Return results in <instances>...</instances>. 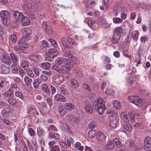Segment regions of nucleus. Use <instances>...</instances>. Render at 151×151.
<instances>
[{
    "instance_id": "f257e3e1",
    "label": "nucleus",
    "mask_w": 151,
    "mask_h": 151,
    "mask_svg": "<svg viewBox=\"0 0 151 151\" xmlns=\"http://www.w3.org/2000/svg\"><path fill=\"white\" fill-rule=\"evenodd\" d=\"M106 113L110 114L109 122L110 126L114 129L117 126L119 119L117 114L114 111L110 110H107Z\"/></svg>"
},
{
    "instance_id": "f03ea898",
    "label": "nucleus",
    "mask_w": 151,
    "mask_h": 151,
    "mask_svg": "<svg viewBox=\"0 0 151 151\" xmlns=\"http://www.w3.org/2000/svg\"><path fill=\"white\" fill-rule=\"evenodd\" d=\"M105 102L104 101L100 102L99 100L96 99L93 102V105L95 109H97L98 113L99 114H102L106 110Z\"/></svg>"
},
{
    "instance_id": "7ed1b4c3",
    "label": "nucleus",
    "mask_w": 151,
    "mask_h": 151,
    "mask_svg": "<svg viewBox=\"0 0 151 151\" xmlns=\"http://www.w3.org/2000/svg\"><path fill=\"white\" fill-rule=\"evenodd\" d=\"M0 17L4 24L8 25L9 23L11 15L8 11L4 10L1 11L0 13Z\"/></svg>"
},
{
    "instance_id": "20e7f679",
    "label": "nucleus",
    "mask_w": 151,
    "mask_h": 151,
    "mask_svg": "<svg viewBox=\"0 0 151 151\" xmlns=\"http://www.w3.org/2000/svg\"><path fill=\"white\" fill-rule=\"evenodd\" d=\"M58 54L56 49H50L45 54V56L47 57L46 59L48 61L52 62V59L55 57Z\"/></svg>"
},
{
    "instance_id": "39448f33",
    "label": "nucleus",
    "mask_w": 151,
    "mask_h": 151,
    "mask_svg": "<svg viewBox=\"0 0 151 151\" xmlns=\"http://www.w3.org/2000/svg\"><path fill=\"white\" fill-rule=\"evenodd\" d=\"M52 80L55 83L59 84L63 82V78L61 75H56L53 76Z\"/></svg>"
},
{
    "instance_id": "423d86ee",
    "label": "nucleus",
    "mask_w": 151,
    "mask_h": 151,
    "mask_svg": "<svg viewBox=\"0 0 151 151\" xmlns=\"http://www.w3.org/2000/svg\"><path fill=\"white\" fill-rule=\"evenodd\" d=\"M122 8L121 5L120 4L117 3L115 4L113 11V14L114 16H117L119 12L122 11Z\"/></svg>"
},
{
    "instance_id": "0eeeda50",
    "label": "nucleus",
    "mask_w": 151,
    "mask_h": 151,
    "mask_svg": "<svg viewBox=\"0 0 151 151\" xmlns=\"http://www.w3.org/2000/svg\"><path fill=\"white\" fill-rule=\"evenodd\" d=\"M115 33L120 36H123L125 34V29L121 27H117L114 29Z\"/></svg>"
},
{
    "instance_id": "6e6552de",
    "label": "nucleus",
    "mask_w": 151,
    "mask_h": 151,
    "mask_svg": "<svg viewBox=\"0 0 151 151\" xmlns=\"http://www.w3.org/2000/svg\"><path fill=\"white\" fill-rule=\"evenodd\" d=\"M27 39V38L23 37L22 38H21L18 43V45H20L24 48H27L29 45L26 42Z\"/></svg>"
},
{
    "instance_id": "1a4fd4ad",
    "label": "nucleus",
    "mask_w": 151,
    "mask_h": 151,
    "mask_svg": "<svg viewBox=\"0 0 151 151\" xmlns=\"http://www.w3.org/2000/svg\"><path fill=\"white\" fill-rule=\"evenodd\" d=\"M43 28H45L46 32L47 34L50 35L52 33V27L47 25L45 22H42V25Z\"/></svg>"
},
{
    "instance_id": "9d476101",
    "label": "nucleus",
    "mask_w": 151,
    "mask_h": 151,
    "mask_svg": "<svg viewBox=\"0 0 151 151\" xmlns=\"http://www.w3.org/2000/svg\"><path fill=\"white\" fill-rule=\"evenodd\" d=\"M72 67L73 66H71V65L70 64L62 65L61 67L62 72H69Z\"/></svg>"
},
{
    "instance_id": "9b49d317",
    "label": "nucleus",
    "mask_w": 151,
    "mask_h": 151,
    "mask_svg": "<svg viewBox=\"0 0 151 151\" xmlns=\"http://www.w3.org/2000/svg\"><path fill=\"white\" fill-rule=\"evenodd\" d=\"M32 33V30L30 29L28 27L25 28L23 32V37L27 39L29 37Z\"/></svg>"
},
{
    "instance_id": "f8f14e48",
    "label": "nucleus",
    "mask_w": 151,
    "mask_h": 151,
    "mask_svg": "<svg viewBox=\"0 0 151 151\" xmlns=\"http://www.w3.org/2000/svg\"><path fill=\"white\" fill-rule=\"evenodd\" d=\"M85 106V109L87 112L92 113L93 111V109L92 105L88 102L86 101Z\"/></svg>"
},
{
    "instance_id": "ddd939ff",
    "label": "nucleus",
    "mask_w": 151,
    "mask_h": 151,
    "mask_svg": "<svg viewBox=\"0 0 151 151\" xmlns=\"http://www.w3.org/2000/svg\"><path fill=\"white\" fill-rule=\"evenodd\" d=\"M70 85L74 88H78L79 86V84L75 78H72L70 80Z\"/></svg>"
},
{
    "instance_id": "4468645a",
    "label": "nucleus",
    "mask_w": 151,
    "mask_h": 151,
    "mask_svg": "<svg viewBox=\"0 0 151 151\" xmlns=\"http://www.w3.org/2000/svg\"><path fill=\"white\" fill-rule=\"evenodd\" d=\"M2 60L3 62L6 64L9 65L11 64V61L10 58L7 55H3Z\"/></svg>"
},
{
    "instance_id": "2eb2a0df",
    "label": "nucleus",
    "mask_w": 151,
    "mask_h": 151,
    "mask_svg": "<svg viewBox=\"0 0 151 151\" xmlns=\"http://www.w3.org/2000/svg\"><path fill=\"white\" fill-rule=\"evenodd\" d=\"M97 139L98 140L101 141H104L105 140L106 137L101 132H99L97 134Z\"/></svg>"
},
{
    "instance_id": "dca6fc26",
    "label": "nucleus",
    "mask_w": 151,
    "mask_h": 151,
    "mask_svg": "<svg viewBox=\"0 0 151 151\" xmlns=\"http://www.w3.org/2000/svg\"><path fill=\"white\" fill-rule=\"evenodd\" d=\"M137 98V99L134 104L139 107L142 106L145 103V101L141 99L138 96Z\"/></svg>"
},
{
    "instance_id": "f3484780",
    "label": "nucleus",
    "mask_w": 151,
    "mask_h": 151,
    "mask_svg": "<svg viewBox=\"0 0 151 151\" xmlns=\"http://www.w3.org/2000/svg\"><path fill=\"white\" fill-rule=\"evenodd\" d=\"M144 145L146 147H151V138L150 137H146L144 140Z\"/></svg>"
},
{
    "instance_id": "a211bd4d",
    "label": "nucleus",
    "mask_w": 151,
    "mask_h": 151,
    "mask_svg": "<svg viewBox=\"0 0 151 151\" xmlns=\"http://www.w3.org/2000/svg\"><path fill=\"white\" fill-rule=\"evenodd\" d=\"M14 16L17 20H20L24 17L23 14L19 12H15L14 14Z\"/></svg>"
},
{
    "instance_id": "6ab92c4d",
    "label": "nucleus",
    "mask_w": 151,
    "mask_h": 151,
    "mask_svg": "<svg viewBox=\"0 0 151 151\" xmlns=\"http://www.w3.org/2000/svg\"><path fill=\"white\" fill-rule=\"evenodd\" d=\"M21 21L22 25L23 26H27L30 23V20L26 17H24Z\"/></svg>"
},
{
    "instance_id": "aec40b11",
    "label": "nucleus",
    "mask_w": 151,
    "mask_h": 151,
    "mask_svg": "<svg viewBox=\"0 0 151 151\" xmlns=\"http://www.w3.org/2000/svg\"><path fill=\"white\" fill-rule=\"evenodd\" d=\"M60 135L58 134L53 132H51L49 133L48 137L50 139L53 138L58 139L60 138Z\"/></svg>"
},
{
    "instance_id": "412c9836",
    "label": "nucleus",
    "mask_w": 151,
    "mask_h": 151,
    "mask_svg": "<svg viewBox=\"0 0 151 151\" xmlns=\"http://www.w3.org/2000/svg\"><path fill=\"white\" fill-rule=\"evenodd\" d=\"M55 99L56 100L62 102L65 101V99L64 96L60 94H57L55 96Z\"/></svg>"
},
{
    "instance_id": "4be33fe9",
    "label": "nucleus",
    "mask_w": 151,
    "mask_h": 151,
    "mask_svg": "<svg viewBox=\"0 0 151 151\" xmlns=\"http://www.w3.org/2000/svg\"><path fill=\"white\" fill-rule=\"evenodd\" d=\"M30 59L33 60L34 62H37L39 58V56L38 55L34 53H31L29 56Z\"/></svg>"
},
{
    "instance_id": "5701e85b",
    "label": "nucleus",
    "mask_w": 151,
    "mask_h": 151,
    "mask_svg": "<svg viewBox=\"0 0 151 151\" xmlns=\"http://www.w3.org/2000/svg\"><path fill=\"white\" fill-rule=\"evenodd\" d=\"M120 38V36L119 35L114 33L113 35L112 42L114 44L117 43L119 42Z\"/></svg>"
},
{
    "instance_id": "b1692460",
    "label": "nucleus",
    "mask_w": 151,
    "mask_h": 151,
    "mask_svg": "<svg viewBox=\"0 0 151 151\" xmlns=\"http://www.w3.org/2000/svg\"><path fill=\"white\" fill-rule=\"evenodd\" d=\"M42 90L44 91V92L48 94H49L50 93V88L48 87V86L46 84H43L42 86Z\"/></svg>"
},
{
    "instance_id": "393cba45",
    "label": "nucleus",
    "mask_w": 151,
    "mask_h": 151,
    "mask_svg": "<svg viewBox=\"0 0 151 151\" xmlns=\"http://www.w3.org/2000/svg\"><path fill=\"white\" fill-rule=\"evenodd\" d=\"M64 107L68 111L72 110L74 108V105L70 103L65 104H64Z\"/></svg>"
},
{
    "instance_id": "a878e982",
    "label": "nucleus",
    "mask_w": 151,
    "mask_h": 151,
    "mask_svg": "<svg viewBox=\"0 0 151 151\" xmlns=\"http://www.w3.org/2000/svg\"><path fill=\"white\" fill-rule=\"evenodd\" d=\"M41 80L40 78L36 79L34 81L33 85L35 88H38L41 83Z\"/></svg>"
},
{
    "instance_id": "bb28decb",
    "label": "nucleus",
    "mask_w": 151,
    "mask_h": 151,
    "mask_svg": "<svg viewBox=\"0 0 151 151\" xmlns=\"http://www.w3.org/2000/svg\"><path fill=\"white\" fill-rule=\"evenodd\" d=\"M41 67L45 70L49 69L50 66V63L48 62L42 63L40 65Z\"/></svg>"
},
{
    "instance_id": "cd10ccee",
    "label": "nucleus",
    "mask_w": 151,
    "mask_h": 151,
    "mask_svg": "<svg viewBox=\"0 0 151 151\" xmlns=\"http://www.w3.org/2000/svg\"><path fill=\"white\" fill-rule=\"evenodd\" d=\"M7 101L10 104L12 105H15L17 103L16 99L13 98H9L7 99Z\"/></svg>"
},
{
    "instance_id": "c85d7f7f",
    "label": "nucleus",
    "mask_w": 151,
    "mask_h": 151,
    "mask_svg": "<svg viewBox=\"0 0 151 151\" xmlns=\"http://www.w3.org/2000/svg\"><path fill=\"white\" fill-rule=\"evenodd\" d=\"M138 96H129L128 98V101L131 103L135 104L137 101Z\"/></svg>"
},
{
    "instance_id": "c756f323",
    "label": "nucleus",
    "mask_w": 151,
    "mask_h": 151,
    "mask_svg": "<svg viewBox=\"0 0 151 151\" xmlns=\"http://www.w3.org/2000/svg\"><path fill=\"white\" fill-rule=\"evenodd\" d=\"M123 128L128 132H131L132 130V128L131 124H125L123 125Z\"/></svg>"
},
{
    "instance_id": "7c9ffc66",
    "label": "nucleus",
    "mask_w": 151,
    "mask_h": 151,
    "mask_svg": "<svg viewBox=\"0 0 151 151\" xmlns=\"http://www.w3.org/2000/svg\"><path fill=\"white\" fill-rule=\"evenodd\" d=\"M4 95L6 97H13L14 96V92L13 91L9 89L4 92Z\"/></svg>"
},
{
    "instance_id": "2f4dec72",
    "label": "nucleus",
    "mask_w": 151,
    "mask_h": 151,
    "mask_svg": "<svg viewBox=\"0 0 151 151\" xmlns=\"http://www.w3.org/2000/svg\"><path fill=\"white\" fill-rule=\"evenodd\" d=\"M10 56L13 63L15 64L18 61V59L16 55L13 53H10Z\"/></svg>"
},
{
    "instance_id": "473e14b6",
    "label": "nucleus",
    "mask_w": 151,
    "mask_h": 151,
    "mask_svg": "<svg viewBox=\"0 0 151 151\" xmlns=\"http://www.w3.org/2000/svg\"><path fill=\"white\" fill-rule=\"evenodd\" d=\"M58 111L60 114L61 115H64L66 113V109L64 108L63 106H61L59 107Z\"/></svg>"
},
{
    "instance_id": "72a5a7b5",
    "label": "nucleus",
    "mask_w": 151,
    "mask_h": 151,
    "mask_svg": "<svg viewBox=\"0 0 151 151\" xmlns=\"http://www.w3.org/2000/svg\"><path fill=\"white\" fill-rule=\"evenodd\" d=\"M121 116L122 118L126 122H129V119L128 116L124 112H122L121 114Z\"/></svg>"
},
{
    "instance_id": "f704fd0d",
    "label": "nucleus",
    "mask_w": 151,
    "mask_h": 151,
    "mask_svg": "<svg viewBox=\"0 0 151 151\" xmlns=\"http://www.w3.org/2000/svg\"><path fill=\"white\" fill-rule=\"evenodd\" d=\"M1 70L2 72L4 74H7L9 73L10 69L9 67L4 65L2 66Z\"/></svg>"
},
{
    "instance_id": "c9c22d12",
    "label": "nucleus",
    "mask_w": 151,
    "mask_h": 151,
    "mask_svg": "<svg viewBox=\"0 0 151 151\" xmlns=\"http://www.w3.org/2000/svg\"><path fill=\"white\" fill-rule=\"evenodd\" d=\"M125 146L126 149H129L131 147L134 146V143L132 141H127L126 142L125 144Z\"/></svg>"
},
{
    "instance_id": "e433bc0d",
    "label": "nucleus",
    "mask_w": 151,
    "mask_h": 151,
    "mask_svg": "<svg viewBox=\"0 0 151 151\" xmlns=\"http://www.w3.org/2000/svg\"><path fill=\"white\" fill-rule=\"evenodd\" d=\"M63 55L65 57L70 58V57H72L73 54L70 51L68 50H63Z\"/></svg>"
},
{
    "instance_id": "4c0bfd02",
    "label": "nucleus",
    "mask_w": 151,
    "mask_h": 151,
    "mask_svg": "<svg viewBox=\"0 0 151 151\" xmlns=\"http://www.w3.org/2000/svg\"><path fill=\"white\" fill-rule=\"evenodd\" d=\"M114 146V143L112 142H109V143L105 145V147L106 149H111Z\"/></svg>"
},
{
    "instance_id": "58836bf2",
    "label": "nucleus",
    "mask_w": 151,
    "mask_h": 151,
    "mask_svg": "<svg viewBox=\"0 0 151 151\" xmlns=\"http://www.w3.org/2000/svg\"><path fill=\"white\" fill-rule=\"evenodd\" d=\"M96 134V132L94 130L92 129L88 132V136L89 138H92L95 136Z\"/></svg>"
},
{
    "instance_id": "ea45409f",
    "label": "nucleus",
    "mask_w": 151,
    "mask_h": 151,
    "mask_svg": "<svg viewBox=\"0 0 151 151\" xmlns=\"http://www.w3.org/2000/svg\"><path fill=\"white\" fill-rule=\"evenodd\" d=\"M113 105L114 107L117 109H120L121 108V104L119 101H114Z\"/></svg>"
},
{
    "instance_id": "a19ab883",
    "label": "nucleus",
    "mask_w": 151,
    "mask_h": 151,
    "mask_svg": "<svg viewBox=\"0 0 151 151\" xmlns=\"http://www.w3.org/2000/svg\"><path fill=\"white\" fill-rule=\"evenodd\" d=\"M11 69L13 73H17L18 72V68L15 65H11Z\"/></svg>"
},
{
    "instance_id": "79ce46f5",
    "label": "nucleus",
    "mask_w": 151,
    "mask_h": 151,
    "mask_svg": "<svg viewBox=\"0 0 151 151\" xmlns=\"http://www.w3.org/2000/svg\"><path fill=\"white\" fill-rule=\"evenodd\" d=\"M128 115L130 122L132 123L134 122L135 119L134 115L131 112H129L128 113Z\"/></svg>"
},
{
    "instance_id": "37998d69",
    "label": "nucleus",
    "mask_w": 151,
    "mask_h": 151,
    "mask_svg": "<svg viewBox=\"0 0 151 151\" xmlns=\"http://www.w3.org/2000/svg\"><path fill=\"white\" fill-rule=\"evenodd\" d=\"M35 109L34 108V106H32L28 107L27 109V113L29 114H35L34 111Z\"/></svg>"
},
{
    "instance_id": "c03bdc74",
    "label": "nucleus",
    "mask_w": 151,
    "mask_h": 151,
    "mask_svg": "<svg viewBox=\"0 0 151 151\" xmlns=\"http://www.w3.org/2000/svg\"><path fill=\"white\" fill-rule=\"evenodd\" d=\"M1 121L4 124L8 125H10L12 124V122L9 119L6 118H2Z\"/></svg>"
},
{
    "instance_id": "a18cd8bd",
    "label": "nucleus",
    "mask_w": 151,
    "mask_h": 151,
    "mask_svg": "<svg viewBox=\"0 0 151 151\" xmlns=\"http://www.w3.org/2000/svg\"><path fill=\"white\" fill-rule=\"evenodd\" d=\"M22 67L24 70H27L28 69V63L26 61H24L22 62Z\"/></svg>"
},
{
    "instance_id": "49530a36",
    "label": "nucleus",
    "mask_w": 151,
    "mask_h": 151,
    "mask_svg": "<svg viewBox=\"0 0 151 151\" xmlns=\"http://www.w3.org/2000/svg\"><path fill=\"white\" fill-rule=\"evenodd\" d=\"M44 131H42V128L40 127L39 126L38 127L37 129V132L38 135L40 137H41Z\"/></svg>"
},
{
    "instance_id": "de8ad7c7",
    "label": "nucleus",
    "mask_w": 151,
    "mask_h": 151,
    "mask_svg": "<svg viewBox=\"0 0 151 151\" xmlns=\"http://www.w3.org/2000/svg\"><path fill=\"white\" fill-rule=\"evenodd\" d=\"M68 40L65 38H62L61 39V41L62 44L64 46L67 47H70V45L66 43V42H67Z\"/></svg>"
},
{
    "instance_id": "09e8293b",
    "label": "nucleus",
    "mask_w": 151,
    "mask_h": 151,
    "mask_svg": "<svg viewBox=\"0 0 151 151\" xmlns=\"http://www.w3.org/2000/svg\"><path fill=\"white\" fill-rule=\"evenodd\" d=\"M24 81L27 84L29 85L31 83L32 80L31 78L27 76H25L24 78Z\"/></svg>"
},
{
    "instance_id": "8fccbe9b",
    "label": "nucleus",
    "mask_w": 151,
    "mask_h": 151,
    "mask_svg": "<svg viewBox=\"0 0 151 151\" xmlns=\"http://www.w3.org/2000/svg\"><path fill=\"white\" fill-rule=\"evenodd\" d=\"M81 144L79 142H77L76 143L75 146V147H79L78 149L80 151H82L83 150V147L82 146H81Z\"/></svg>"
},
{
    "instance_id": "3c124183",
    "label": "nucleus",
    "mask_w": 151,
    "mask_h": 151,
    "mask_svg": "<svg viewBox=\"0 0 151 151\" xmlns=\"http://www.w3.org/2000/svg\"><path fill=\"white\" fill-rule=\"evenodd\" d=\"M135 81V78L134 76H132L127 80V83L129 84H132Z\"/></svg>"
},
{
    "instance_id": "603ef678",
    "label": "nucleus",
    "mask_w": 151,
    "mask_h": 151,
    "mask_svg": "<svg viewBox=\"0 0 151 151\" xmlns=\"http://www.w3.org/2000/svg\"><path fill=\"white\" fill-rule=\"evenodd\" d=\"M24 48L21 46H16L14 48V50L18 52H20L22 51V50Z\"/></svg>"
},
{
    "instance_id": "864d4df0",
    "label": "nucleus",
    "mask_w": 151,
    "mask_h": 151,
    "mask_svg": "<svg viewBox=\"0 0 151 151\" xmlns=\"http://www.w3.org/2000/svg\"><path fill=\"white\" fill-rule=\"evenodd\" d=\"M49 41L50 42L51 45L55 47H56L57 46V43L55 40L53 39H49Z\"/></svg>"
},
{
    "instance_id": "5fc2aeb1",
    "label": "nucleus",
    "mask_w": 151,
    "mask_h": 151,
    "mask_svg": "<svg viewBox=\"0 0 151 151\" xmlns=\"http://www.w3.org/2000/svg\"><path fill=\"white\" fill-rule=\"evenodd\" d=\"M15 95L17 97L20 98L21 99H23V96L22 94L20 91H16L15 93Z\"/></svg>"
},
{
    "instance_id": "6e6d98bb",
    "label": "nucleus",
    "mask_w": 151,
    "mask_h": 151,
    "mask_svg": "<svg viewBox=\"0 0 151 151\" xmlns=\"http://www.w3.org/2000/svg\"><path fill=\"white\" fill-rule=\"evenodd\" d=\"M0 105L4 108L8 107V106L9 107V105H8L6 102L3 101L0 102Z\"/></svg>"
},
{
    "instance_id": "4d7b16f0",
    "label": "nucleus",
    "mask_w": 151,
    "mask_h": 151,
    "mask_svg": "<svg viewBox=\"0 0 151 151\" xmlns=\"http://www.w3.org/2000/svg\"><path fill=\"white\" fill-rule=\"evenodd\" d=\"M53 68L56 71L59 73H61L62 70H61V68H60L58 66L54 65L53 66Z\"/></svg>"
},
{
    "instance_id": "13d9d810",
    "label": "nucleus",
    "mask_w": 151,
    "mask_h": 151,
    "mask_svg": "<svg viewBox=\"0 0 151 151\" xmlns=\"http://www.w3.org/2000/svg\"><path fill=\"white\" fill-rule=\"evenodd\" d=\"M113 22L115 23H119L121 21V19L118 17H114L113 18Z\"/></svg>"
},
{
    "instance_id": "bf43d9fd",
    "label": "nucleus",
    "mask_w": 151,
    "mask_h": 151,
    "mask_svg": "<svg viewBox=\"0 0 151 151\" xmlns=\"http://www.w3.org/2000/svg\"><path fill=\"white\" fill-rule=\"evenodd\" d=\"M96 125L94 122H91L88 124V127L90 129L94 128L96 127Z\"/></svg>"
},
{
    "instance_id": "052dcab7",
    "label": "nucleus",
    "mask_w": 151,
    "mask_h": 151,
    "mask_svg": "<svg viewBox=\"0 0 151 151\" xmlns=\"http://www.w3.org/2000/svg\"><path fill=\"white\" fill-rule=\"evenodd\" d=\"M1 114L2 116L5 118H7L9 116V115L6 112V110H3L1 112Z\"/></svg>"
},
{
    "instance_id": "680f3d73",
    "label": "nucleus",
    "mask_w": 151,
    "mask_h": 151,
    "mask_svg": "<svg viewBox=\"0 0 151 151\" xmlns=\"http://www.w3.org/2000/svg\"><path fill=\"white\" fill-rule=\"evenodd\" d=\"M62 58V64H64L65 65L70 64L69 60L67 59Z\"/></svg>"
},
{
    "instance_id": "e2e57ef3",
    "label": "nucleus",
    "mask_w": 151,
    "mask_h": 151,
    "mask_svg": "<svg viewBox=\"0 0 151 151\" xmlns=\"http://www.w3.org/2000/svg\"><path fill=\"white\" fill-rule=\"evenodd\" d=\"M17 88V85L16 84H12L10 86V89L12 91L16 90Z\"/></svg>"
},
{
    "instance_id": "0e129e2a",
    "label": "nucleus",
    "mask_w": 151,
    "mask_h": 151,
    "mask_svg": "<svg viewBox=\"0 0 151 151\" xmlns=\"http://www.w3.org/2000/svg\"><path fill=\"white\" fill-rule=\"evenodd\" d=\"M14 81L17 83H19L22 81V80L19 77L15 76L13 78Z\"/></svg>"
},
{
    "instance_id": "69168bd1",
    "label": "nucleus",
    "mask_w": 151,
    "mask_h": 151,
    "mask_svg": "<svg viewBox=\"0 0 151 151\" xmlns=\"http://www.w3.org/2000/svg\"><path fill=\"white\" fill-rule=\"evenodd\" d=\"M10 39L12 42H15L17 40V36L13 34L11 35Z\"/></svg>"
},
{
    "instance_id": "338daca9",
    "label": "nucleus",
    "mask_w": 151,
    "mask_h": 151,
    "mask_svg": "<svg viewBox=\"0 0 151 151\" xmlns=\"http://www.w3.org/2000/svg\"><path fill=\"white\" fill-rule=\"evenodd\" d=\"M83 86L86 90L89 91H91V88L87 84H84L83 85Z\"/></svg>"
},
{
    "instance_id": "774afa93",
    "label": "nucleus",
    "mask_w": 151,
    "mask_h": 151,
    "mask_svg": "<svg viewBox=\"0 0 151 151\" xmlns=\"http://www.w3.org/2000/svg\"><path fill=\"white\" fill-rule=\"evenodd\" d=\"M55 63L58 65H61L62 64V58H59L56 59L55 61Z\"/></svg>"
}]
</instances>
